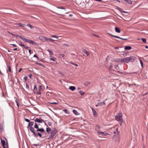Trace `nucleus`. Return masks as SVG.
I'll use <instances>...</instances> for the list:
<instances>
[{
	"label": "nucleus",
	"mask_w": 148,
	"mask_h": 148,
	"mask_svg": "<svg viewBox=\"0 0 148 148\" xmlns=\"http://www.w3.org/2000/svg\"><path fill=\"white\" fill-rule=\"evenodd\" d=\"M34 123V122H31L29 123L28 127H29V130L33 133V135H34L36 136H39L40 137H42V135L39 132H38L37 133H36L35 132L34 128L32 127V126L33 125Z\"/></svg>",
	"instance_id": "1"
},
{
	"label": "nucleus",
	"mask_w": 148,
	"mask_h": 148,
	"mask_svg": "<svg viewBox=\"0 0 148 148\" xmlns=\"http://www.w3.org/2000/svg\"><path fill=\"white\" fill-rule=\"evenodd\" d=\"M135 57L132 56L122 59L121 60V62H124L127 63L129 62H134L135 60Z\"/></svg>",
	"instance_id": "2"
},
{
	"label": "nucleus",
	"mask_w": 148,
	"mask_h": 148,
	"mask_svg": "<svg viewBox=\"0 0 148 148\" xmlns=\"http://www.w3.org/2000/svg\"><path fill=\"white\" fill-rule=\"evenodd\" d=\"M40 124H39V125ZM34 127L35 128L37 129L36 132H39L41 133L45 132V130L43 128H39L38 127V125L36 123H35Z\"/></svg>",
	"instance_id": "3"
},
{
	"label": "nucleus",
	"mask_w": 148,
	"mask_h": 148,
	"mask_svg": "<svg viewBox=\"0 0 148 148\" xmlns=\"http://www.w3.org/2000/svg\"><path fill=\"white\" fill-rule=\"evenodd\" d=\"M122 114L121 113H119L115 116L116 120L119 121H123L122 118Z\"/></svg>",
	"instance_id": "4"
},
{
	"label": "nucleus",
	"mask_w": 148,
	"mask_h": 148,
	"mask_svg": "<svg viewBox=\"0 0 148 148\" xmlns=\"http://www.w3.org/2000/svg\"><path fill=\"white\" fill-rule=\"evenodd\" d=\"M57 131L56 130H54L53 132L51 133V135L48 138V139H51L53 138L55 134L57 133Z\"/></svg>",
	"instance_id": "5"
},
{
	"label": "nucleus",
	"mask_w": 148,
	"mask_h": 148,
	"mask_svg": "<svg viewBox=\"0 0 148 148\" xmlns=\"http://www.w3.org/2000/svg\"><path fill=\"white\" fill-rule=\"evenodd\" d=\"M25 42H27L28 43L33 45H37V44L35 41H32V40H30L29 39L27 38L26 39Z\"/></svg>",
	"instance_id": "6"
},
{
	"label": "nucleus",
	"mask_w": 148,
	"mask_h": 148,
	"mask_svg": "<svg viewBox=\"0 0 148 148\" xmlns=\"http://www.w3.org/2000/svg\"><path fill=\"white\" fill-rule=\"evenodd\" d=\"M34 121L36 122H37L40 123H42L43 122H44V120L42 119L41 117L39 118H36L34 120Z\"/></svg>",
	"instance_id": "7"
},
{
	"label": "nucleus",
	"mask_w": 148,
	"mask_h": 148,
	"mask_svg": "<svg viewBox=\"0 0 148 148\" xmlns=\"http://www.w3.org/2000/svg\"><path fill=\"white\" fill-rule=\"evenodd\" d=\"M110 35H111V36H112V37H115L116 38H119V39H122V40H127V38H122L120 37H119V36H114V35H113L112 34H110Z\"/></svg>",
	"instance_id": "8"
},
{
	"label": "nucleus",
	"mask_w": 148,
	"mask_h": 148,
	"mask_svg": "<svg viewBox=\"0 0 148 148\" xmlns=\"http://www.w3.org/2000/svg\"><path fill=\"white\" fill-rule=\"evenodd\" d=\"M91 109L93 112L94 115L95 116H96L97 115V114L96 111L93 108H92Z\"/></svg>",
	"instance_id": "9"
},
{
	"label": "nucleus",
	"mask_w": 148,
	"mask_h": 148,
	"mask_svg": "<svg viewBox=\"0 0 148 148\" xmlns=\"http://www.w3.org/2000/svg\"><path fill=\"white\" fill-rule=\"evenodd\" d=\"M103 104V105L105 104V103L104 102H100L99 103H98L96 105V107H97L98 106H101Z\"/></svg>",
	"instance_id": "10"
},
{
	"label": "nucleus",
	"mask_w": 148,
	"mask_h": 148,
	"mask_svg": "<svg viewBox=\"0 0 148 148\" xmlns=\"http://www.w3.org/2000/svg\"><path fill=\"white\" fill-rule=\"evenodd\" d=\"M45 40L47 41H50L51 42H53V41L56 40H53V39L49 38H45Z\"/></svg>",
	"instance_id": "11"
},
{
	"label": "nucleus",
	"mask_w": 148,
	"mask_h": 148,
	"mask_svg": "<svg viewBox=\"0 0 148 148\" xmlns=\"http://www.w3.org/2000/svg\"><path fill=\"white\" fill-rule=\"evenodd\" d=\"M115 30L116 32L118 33H119L120 32V29L117 27H115Z\"/></svg>",
	"instance_id": "12"
},
{
	"label": "nucleus",
	"mask_w": 148,
	"mask_h": 148,
	"mask_svg": "<svg viewBox=\"0 0 148 148\" xmlns=\"http://www.w3.org/2000/svg\"><path fill=\"white\" fill-rule=\"evenodd\" d=\"M73 112L76 115H78L79 114V113L76 110H73Z\"/></svg>",
	"instance_id": "13"
},
{
	"label": "nucleus",
	"mask_w": 148,
	"mask_h": 148,
	"mask_svg": "<svg viewBox=\"0 0 148 148\" xmlns=\"http://www.w3.org/2000/svg\"><path fill=\"white\" fill-rule=\"evenodd\" d=\"M1 143L2 144V145L3 146H5V142L4 140H2L1 139Z\"/></svg>",
	"instance_id": "14"
},
{
	"label": "nucleus",
	"mask_w": 148,
	"mask_h": 148,
	"mask_svg": "<svg viewBox=\"0 0 148 148\" xmlns=\"http://www.w3.org/2000/svg\"><path fill=\"white\" fill-rule=\"evenodd\" d=\"M69 89L72 91H73L75 89V87L74 86H71L69 87Z\"/></svg>",
	"instance_id": "15"
},
{
	"label": "nucleus",
	"mask_w": 148,
	"mask_h": 148,
	"mask_svg": "<svg viewBox=\"0 0 148 148\" xmlns=\"http://www.w3.org/2000/svg\"><path fill=\"white\" fill-rule=\"evenodd\" d=\"M83 51L87 55V56H89V54H90V53H89V52H88L87 51H86V50H84Z\"/></svg>",
	"instance_id": "16"
},
{
	"label": "nucleus",
	"mask_w": 148,
	"mask_h": 148,
	"mask_svg": "<svg viewBox=\"0 0 148 148\" xmlns=\"http://www.w3.org/2000/svg\"><path fill=\"white\" fill-rule=\"evenodd\" d=\"M132 47L130 46H127L125 47L124 49L125 50H130L131 49Z\"/></svg>",
	"instance_id": "17"
},
{
	"label": "nucleus",
	"mask_w": 148,
	"mask_h": 148,
	"mask_svg": "<svg viewBox=\"0 0 148 148\" xmlns=\"http://www.w3.org/2000/svg\"><path fill=\"white\" fill-rule=\"evenodd\" d=\"M46 131L49 134L51 131V130L50 128H47Z\"/></svg>",
	"instance_id": "18"
},
{
	"label": "nucleus",
	"mask_w": 148,
	"mask_h": 148,
	"mask_svg": "<svg viewBox=\"0 0 148 148\" xmlns=\"http://www.w3.org/2000/svg\"><path fill=\"white\" fill-rule=\"evenodd\" d=\"M124 1L129 3V4H132V1L131 0H124Z\"/></svg>",
	"instance_id": "19"
},
{
	"label": "nucleus",
	"mask_w": 148,
	"mask_h": 148,
	"mask_svg": "<svg viewBox=\"0 0 148 148\" xmlns=\"http://www.w3.org/2000/svg\"><path fill=\"white\" fill-rule=\"evenodd\" d=\"M36 64H37V65H39L43 67H45L44 65L43 64L40 63H39L37 62H36Z\"/></svg>",
	"instance_id": "20"
},
{
	"label": "nucleus",
	"mask_w": 148,
	"mask_h": 148,
	"mask_svg": "<svg viewBox=\"0 0 148 148\" xmlns=\"http://www.w3.org/2000/svg\"><path fill=\"white\" fill-rule=\"evenodd\" d=\"M49 57H50V59L51 60H53L54 61H55L56 58H53L51 56H50Z\"/></svg>",
	"instance_id": "21"
},
{
	"label": "nucleus",
	"mask_w": 148,
	"mask_h": 148,
	"mask_svg": "<svg viewBox=\"0 0 148 148\" xmlns=\"http://www.w3.org/2000/svg\"><path fill=\"white\" fill-rule=\"evenodd\" d=\"M19 38L21 39L23 41L25 42V41L26 38H24L23 36H19Z\"/></svg>",
	"instance_id": "22"
},
{
	"label": "nucleus",
	"mask_w": 148,
	"mask_h": 148,
	"mask_svg": "<svg viewBox=\"0 0 148 148\" xmlns=\"http://www.w3.org/2000/svg\"><path fill=\"white\" fill-rule=\"evenodd\" d=\"M97 133L99 134L100 135H101L102 136H104V132H98Z\"/></svg>",
	"instance_id": "23"
},
{
	"label": "nucleus",
	"mask_w": 148,
	"mask_h": 148,
	"mask_svg": "<svg viewBox=\"0 0 148 148\" xmlns=\"http://www.w3.org/2000/svg\"><path fill=\"white\" fill-rule=\"evenodd\" d=\"M116 9L118 10L119 11H120V12H123V11L122 10V9L119 7H117V8H116Z\"/></svg>",
	"instance_id": "24"
},
{
	"label": "nucleus",
	"mask_w": 148,
	"mask_h": 148,
	"mask_svg": "<svg viewBox=\"0 0 148 148\" xmlns=\"http://www.w3.org/2000/svg\"><path fill=\"white\" fill-rule=\"evenodd\" d=\"M90 84V83L89 82H87L86 83H84V85L86 86H87Z\"/></svg>",
	"instance_id": "25"
},
{
	"label": "nucleus",
	"mask_w": 148,
	"mask_h": 148,
	"mask_svg": "<svg viewBox=\"0 0 148 148\" xmlns=\"http://www.w3.org/2000/svg\"><path fill=\"white\" fill-rule=\"evenodd\" d=\"M47 51L50 53V54L51 55H53V52L51 50H50V49H48L47 50Z\"/></svg>",
	"instance_id": "26"
},
{
	"label": "nucleus",
	"mask_w": 148,
	"mask_h": 148,
	"mask_svg": "<svg viewBox=\"0 0 148 148\" xmlns=\"http://www.w3.org/2000/svg\"><path fill=\"white\" fill-rule=\"evenodd\" d=\"M51 37H52V38H56L57 39H58V38L59 37V36H57L56 35H52L51 36Z\"/></svg>",
	"instance_id": "27"
},
{
	"label": "nucleus",
	"mask_w": 148,
	"mask_h": 148,
	"mask_svg": "<svg viewBox=\"0 0 148 148\" xmlns=\"http://www.w3.org/2000/svg\"><path fill=\"white\" fill-rule=\"evenodd\" d=\"M100 129V126L98 125H97L96 126V130H99Z\"/></svg>",
	"instance_id": "28"
},
{
	"label": "nucleus",
	"mask_w": 148,
	"mask_h": 148,
	"mask_svg": "<svg viewBox=\"0 0 148 148\" xmlns=\"http://www.w3.org/2000/svg\"><path fill=\"white\" fill-rule=\"evenodd\" d=\"M18 25L19 26H21V27H24V26L25 25L23 24H22L21 23H18Z\"/></svg>",
	"instance_id": "29"
},
{
	"label": "nucleus",
	"mask_w": 148,
	"mask_h": 148,
	"mask_svg": "<svg viewBox=\"0 0 148 148\" xmlns=\"http://www.w3.org/2000/svg\"><path fill=\"white\" fill-rule=\"evenodd\" d=\"M33 90L34 91H36L37 90V88L36 87V85H34Z\"/></svg>",
	"instance_id": "30"
},
{
	"label": "nucleus",
	"mask_w": 148,
	"mask_h": 148,
	"mask_svg": "<svg viewBox=\"0 0 148 148\" xmlns=\"http://www.w3.org/2000/svg\"><path fill=\"white\" fill-rule=\"evenodd\" d=\"M27 26L28 27H30L31 29H32L33 27V26H32L30 24H27Z\"/></svg>",
	"instance_id": "31"
},
{
	"label": "nucleus",
	"mask_w": 148,
	"mask_h": 148,
	"mask_svg": "<svg viewBox=\"0 0 148 148\" xmlns=\"http://www.w3.org/2000/svg\"><path fill=\"white\" fill-rule=\"evenodd\" d=\"M63 111H64L66 113L69 114V112L66 109H64L63 110Z\"/></svg>",
	"instance_id": "32"
},
{
	"label": "nucleus",
	"mask_w": 148,
	"mask_h": 148,
	"mask_svg": "<svg viewBox=\"0 0 148 148\" xmlns=\"http://www.w3.org/2000/svg\"><path fill=\"white\" fill-rule=\"evenodd\" d=\"M79 92L80 94L81 95H83L84 93V92H82L81 91H79Z\"/></svg>",
	"instance_id": "33"
},
{
	"label": "nucleus",
	"mask_w": 148,
	"mask_h": 148,
	"mask_svg": "<svg viewBox=\"0 0 148 148\" xmlns=\"http://www.w3.org/2000/svg\"><path fill=\"white\" fill-rule=\"evenodd\" d=\"M141 40L144 42H146V39L144 38H142L141 39Z\"/></svg>",
	"instance_id": "34"
},
{
	"label": "nucleus",
	"mask_w": 148,
	"mask_h": 148,
	"mask_svg": "<svg viewBox=\"0 0 148 148\" xmlns=\"http://www.w3.org/2000/svg\"><path fill=\"white\" fill-rule=\"evenodd\" d=\"M8 69L9 71L10 72L11 71V68L10 66H8Z\"/></svg>",
	"instance_id": "35"
},
{
	"label": "nucleus",
	"mask_w": 148,
	"mask_h": 148,
	"mask_svg": "<svg viewBox=\"0 0 148 148\" xmlns=\"http://www.w3.org/2000/svg\"><path fill=\"white\" fill-rule=\"evenodd\" d=\"M25 120L27 122H30V120L28 119L25 118Z\"/></svg>",
	"instance_id": "36"
},
{
	"label": "nucleus",
	"mask_w": 148,
	"mask_h": 148,
	"mask_svg": "<svg viewBox=\"0 0 148 148\" xmlns=\"http://www.w3.org/2000/svg\"><path fill=\"white\" fill-rule=\"evenodd\" d=\"M51 93L48 92L46 94V95H51Z\"/></svg>",
	"instance_id": "37"
},
{
	"label": "nucleus",
	"mask_w": 148,
	"mask_h": 148,
	"mask_svg": "<svg viewBox=\"0 0 148 148\" xmlns=\"http://www.w3.org/2000/svg\"><path fill=\"white\" fill-rule=\"evenodd\" d=\"M40 90H38V91H37V94L40 95V94H41V92H40Z\"/></svg>",
	"instance_id": "38"
},
{
	"label": "nucleus",
	"mask_w": 148,
	"mask_h": 148,
	"mask_svg": "<svg viewBox=\"0 0 148 148\" xmlns=\"http://www.w3.org/2000/svg\"><path fill=\"white\" fill-rule=\"evenodd\" d=\"M19 45L21 46H23V47H25V45L24 44H19Z\"/></svg>",
	"instance_id": "39"
},
{
	"label": "nucleus",
	"mask_w": 148,
	"mask_h": 148,
	"mask_svg": "<svg viewBox=\"0 0 148 148\" xmlns=\"http://www.w3.org/2000/svg\"><path fill=\"white\" fill-rule=\"evenodd\" d=\"M57 8H58L59 9H65V8L63 7H58Z\"/></svg>",
	"instance_id": "40"
},
{
	"label": "nucleus",
	"mask_w": 148,
	"mask_h": 148,
	"mask_svg": "<svg viewBox=\"0 0 148 148\" xmlns=\"http://www.w3.org/2000/svg\"><path fill=\"white\" fill-rule=\"evenodd\" d=\"M49 103H51V104H58V103L57 102H49Z\"/></svg>",
	"instance_id": "41"
},
{
	"label": "nucleus",
	"mask_w": 148,
	"mask_h": 148,
	"mask_svg": "<svg viewBox=\"0 0 148 148\" xmlns=\"http://www.w3.org/2000/svg\"><path fill=\"white\" fill-rule=\"evenodd\" d=\"M26 88L28 89L29 88V86L28 85V84L27 83H26Z\"/></svg>",
	"instance_id": "42"
},
{
	"label": "nucleus",
	"mask_w": 148,
	"mask_h": 148,
	"mask_svg": "<svg viewBox=\"0 0 148 148\" xmlns=\"http://www.w3.org/2000/svg\"><path fill=\"white\" fill-rule=\"evenodd\" d=\"M63 46H65L67 47V46H69V45H68L67 44H63Z\"/></svg>",
	"instance_id": "43"
},
{
	"label": "nucleus",
	"mask_w": 148,
	"mask_h": 148,
	"mask_svg": "<svg viewBox=\"0 0 148 148\" xmlns=\"http://www.w3.org/2000/svg\"><path fill=\"white\" fill-rule=\"evenodd\" d=\"M27 77L26 76H25L24 77V79L25 80V81H26V80L27 79Z\"/></svg>",
	"instance_id": "44"
},
{
	"label": "nucleus",
	"mask_w": 148,
	"mask_h": 148,
	"mask_svg": "<svg viewBox=\"0 0 148 148\" xmlns=\"http://www.w3.org/2000/svg\"><path fill=\"white\" fill-rule=\"evenodd\" d=\"M41 86H39L38 87V88H39V90H41L42 89V88H41Z\"/></svg>",
	"instance_id": "45"
},
{
	"label": "nucleus",
	"mask_w": 148,
	"mask_h": 148,
	"mask_svg": "<svg viewBox=\"0 0 148 148\" xmlns=\"http://www.w3.org/2000/svg\"><path fill=\"white\" fill-rule=\"evenodd\" d=\"M9 34H11V35H12L13 36H16V35L15 34H14L12 33H9Z\"/></svg>",
	"instance_id": "46"
},
{
	"label": "nucleus",
	"mask_w": 148,
	"mask_h": 148,
	"mask_svg": "<svg viewBox=\"0 0 148 148\" xmlns=\"http://www.w3.org/2000/svg\"><path fill=\"white\" fill-rule=\"evenodd\" d=\"M29 77L30 78H32V74H30L29 75Z\"/></svg>",
	"instance_id": "47"
},
{
	"label": "nucleus",
	"mask_w": 148,
	"mask_h": 148,
	"mask_svg": "<svg viewBox=\"0 0 148 148\" xmlns=\"http://www.w3.org/2000/svg\"><path fill=\"white\" fill-rule=\"evenodd\" d=\"M140 63L142 67H143V63L141 60H140Z\"/></svg>",
	"instance_id": "48"
},
{
	"label": "nucleus",
	"mask_w": 148,
	"mask_h": 148,
	"mask_svg": "<svg viewBox=\"0 0 148 148\" xmlns=\"http://www.w3.org/2000/svg\"><path fill=\"white\" fill-rule=\"evenodd\" d=\"M33 57H36L37 59H38V58L36 55H35Z\"/></svg>",
	"instance_id": "49"
},
{
	"label": "nucleus",
	"mask_w": 148,
	"mask_h": 148,
	"mask_svg": "<svg viewBox=\"0 0 148 148\" xmlns=\"http://www.w3.org/2000/svg\"><path fill=\"white\" fill-rule=\"evenodd\" d=\"M60 55L62 57H64V54H60Z\"/></svg>",
	"instance_id": "50"
},
{
	"label": "nucleus",
	"mask_w": 148,
	"mask_h": 148,
	"mask_svg": "<svg viewBox=\"0 0 148 148\" xmlns=\"http://www.w3.org/2000/svg\"><path fill=\"white\" fill-rule=\"evenodd\" d=\"M10 45H13V46H14V47H17V46L15 44H10Z\"/></svg>",
	"instance_id": "51"
},
{
	"label": "nucleus",
	"mask_w": 148,
	"mask_h": 148,
	"mask_svg": "<svg viewBox=\"0 0 148 148\" xmlns=\"http://www.w3.org/2000/svg\"><path fill=\"white\" fill-rule=\"evenodd\" d=\"M16 104H17V106H18V107H19V104H18V103L17 101L16 100Z\"/></svg>",
	"instance_id": "52"
},
{
	"label": "nucleus",
	"mask_w": 148,
	"mask_h": 148,
	"mask_svg": "<svg viewBox=\"0 0 148 148\" xmlns=\"http://www.w3.org/2000/svg\"><path fill=\"white\" fill-rule=\"evenodd\" d=\"M22 69H23L22 68H20L18 71V72H19L20 71H21L22 70Z\"/></svg>",
	"instance_id": "53"
},
{
	"label": "nucleus",
	"mask_w": 148,
	"mask_h": 148,
	"mask_svg": "<svg viewBox=\"0 0 148 148\" xmlns=\"http://www.w3.org/2000/svg\"><path fill=\"white\" fill-rule=\"evenodd\" d=\"M25 48V49H28L29 48V47L27 46H25V47H24Z\"/></svg>",
	"instance_id": "54"
},
{
	"label": "nucleus",
	"mask_w": 148,
	"mask_h": 148,
	"mask_svg": "<svg viewBox=\"0 0 148 148\" xmlns=\"http://www.w3.org/2000/svg\"><path fill=\"white\" fill-rule=\"evenodd\" d=\"M70 63L74 65H75V64L72 62H70Z\"/></svg>",
	"instance_id": "55"
},
{
	"label": "nucleus",
	"mask_w": 148,
	"mask_h": 148,
	"mask_svg": "<svg viewBox=\"0 0 148 148\" xmlns=\"http://www.w3.org/2000/svg\"><path fill=\"white\" fill-rule=\"evenodd\" d=\"M123 13H127V14H128V12H126V11H123Z\"/></svg>",
	"instance_id": "56"
},
{
	"label": "nucleus",
	"mask_w": 148,
	"mask_h": 148,
	"mask_svg": "<svg viewBox=\"0 0 148 148\" xmlns=\"http://www.w3.org/2000/svg\"><path fill=\"white\" fill-rule=\"evenodd\" d=\"M29 53L30 54H31V50H30V49H29Z\"/></svg>",
	"instance_id": "57"
},
{
	"label": "nucleus",
	"mask_w": 148,
	"mask_h": 148,
	"mask_svg": "<svg viewBox=\"0 0 148 148\" xmlns=\"http://www.w3.org/2000/svg\"><path fill=\"white\" fill-rule=\"evenodd\" d=\"M114 48L115 49H119V47H114Z\"/></svg>",
	"instance_id": "58"
},
{
	"label": "nucleus",
	"mask_w": 148,
	"mask_h": 148,
	"mask_svg": "<svg viewBox=\"0 0 148 148\" xmlns=\"http://www.w3.org/2000/svg\"><path fill=\"white\" fill-rule=\"evenodd\" d=\"M108 134L107 133H104V136H106Z\"/></svg>",
	"instance_id": "59"
},
{
	"label": "nucleus",
	"mask_w": 148,
	"mask_h": 148,
	"mask_svg": "<svg viewBox=\"0 0 148 148\" xmlns=\"http://www.w3.org/2000/svg\"><path fill=\"white\" fill-rule=\"evenodd\" d=\"M17 48H15L14 49H13V50L14 51H16V50H17Z\"/></svg>",
	"instance_id": "60"
},
{
	"label": "nucleus",
	"mask_w": 148,
	"mask_h": 148,
	"mask_svg": "<svg viewBox=\"0 0 148 148\" xmlns=\"http://www.w3.org/2000/svg\"><path fill=\"white\" fill-rule=\"evenodd\" d=\"M116 1L117 2H119V3L120 2V1L119 0H116Z\"/></svg>",
	"instance_id": "61"
},
{
	"label": "nucleus",
	"mask_w": 148,
	"mask_h": 148,
	"mask_svg": "<svg viewBox=\"0 0 148 148\" xmlns=\"http://www.w3.org/2000/svg\"><path fill=\"white\" fill-rule=\"evenodd\" d=\"M73 16V15L72 14H70L69 15V16H70V17H71V16Z\"/></svg>",
	"instance_id": "62"
},
{
	"label": "nucleus",
	"mask_w": 148,
	"mask_h": 148,
	"mask_svg": "<svg viewBox=\"0 0 148 148\" xmlns=\"http://www.w3.org/2000/svg\"><path fill=\"white\" fill-rule=\"evenodd\" d=\"M34 145L36 146H37L38 145V144H34Z\"/></svg>",
	"instance_id": "63"
},
{
	"label": "nucleus",
	"mask_w": 148,
	"mask_h": 148,
	"mask_svg": "<svg viewBox=\"0 0 148 148\" xmlns=\"http://www.w3.org/2000/svg\"><path fill=\"white\" fill-rule=\"evenodd\" d=\"M145 47L147 49V48H148V46H145Z\"/></svg>",
	"instance_id": "64"
}]
</instances>
